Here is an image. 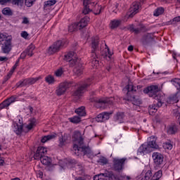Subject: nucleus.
Instances as JSON below:
<instances>
[{
  "mask_svg": "<svg viewBox=\"0 0 180 180\" xmlns=\"http://www.w3.org/2000/svg\"><path fill=\"white\" fill-rule=\"evenodd\" d=\"M75 180H86V179H85V177H75Z\"/></svg>",
  "mask_w": 180,
  "mask_h": 180,
  "instance_id": "obj_64",
  "label": "nucleus"
},
{
  "mask_svg": "<svg viewBox=\"0 0 180 180\" xmlns=\"http://www.w3.org/2000/svg\"><path fill=\"white\" fill-rule=\"evenodd\" d=\"M170 101H172V102H175L176 103V102L179 101L176 94H174L173 96H171Z\"/></svg>",
  "mask_w": 180,
  "mask_h": 180,
  "instance_id": "obj_56",
  "label": "nucleus"
},
{
  "mask_svg": "<svg viewBox=\"0 0 180 180\" xmlns=\"http://www.w3.org/2000/svg\"><path fill=\"white\" fill-rule=\"evenodd\" d=\"M178 129L176 128V126H172L170 127L168 130L167 133L169 134H175L176 131H177Z\"/></svg>",
  "mask_w": 180,
  "mask_h": 180,
  "instance_id": "obj_41",
  "label": "nucleus"
},
{
  "mask_svg": "<svg viewBox=\"0 0 180 180\" xmlns=\"http://www.w3.org/2000/svg\"><path fill=\"white\" fill-rule=\"evenodd\" d=\"M64 47V41H58L51 46L48 49L49 54H54L61 50V48Z\"/></svg>",
  "mask_w": 180,
  "mask_h": 180,
  "instance_id": "obj_12",
  "label": "nucleus"
},
{
  "mask_svg": "<svg viewBox=\"0 0 180 180\" xmlns=\"http://www.w3.org/2000/svg\"><path fill=\"white\" fill-rule=\"evenodd\" d=\"M68 140V134H64L59 138V147H64L67 144Z\"/></svg>",
  "mask_w": 180,
  "mask_h": 180,
  "instance_id": "obj_22",
  "label": "nucleus"
},
{
  "mask_svg": "<svg viewBox=\"0 0 180 180\" xmlns=\"http://www.w3.org/2000/svg\"><path fill=\"white\" fill-rule=\"evenodd\" d=\"M3 15H6L7 16H12V10L9 7H6L2 10Z\"/></svg>",
  "mask_w": 180,
  "mask_h": 180,
  "instance_id": "obj_36",
  "label": "nucleus"
},
{
  "mask_svg": "<svg viewBox=\"0 0 180 180\" xmlns=\"http://www.w3.org/2000/svg\"><path fill=\"white\" fill-rule=\"evenodd\" d=\"M64 57V60L69 63L70 67H75V64H78L80 61L78 56H77V53L73 51L65 54Z\"/></svg>",
  "mask_w": 180,
  "mask_h": 180,
  "instance_id": "obj_8",
  "label": "nucleus"
},
{
  "mask_svg": "<svg viewBox=\"0 0 180 180\" xmlns=\"http://www.w3.org/2000/svg\"><path fill=\"white\" fill-rule=\"evenodd\" d=\"M39 79H40V77L25 79L23 81L18 82L16 86L17 88H22V86H27V85H33V84H36Z\"/></svg>",
  "mask_w": 180,
  "mask_h": 180,
  "instance_id": "obj_11",
  "label": "nucleus"
},
{
  "mask_svg": "<svg viewBox=\"0 0 180 180\" xmlns=\"http://www.w3.org/2000/svg\"><path fill=\"white\" fill-rule=\"evenodd\" d=\"M164 13V8L162 7L158 8L154 11V16H160V15H162Z\"/></svg>",
  "mask_w": 180,
  "mask_h": 180,
  "instance_id": "obj_37",
  "label": "nucleus"
},
{
  "mask_svg": "<svg viewBox=\"0 0 180 180\" xmlns=\"http://www.w3.org/2000/svg\"><path fill=\"white\" fill-rule=\"evenodd\" d=\"M160 147L157 144V137L150 136L149 138V141L148 144H142L138 149V155H144L145 154H148L151 153V148H155L158 150Z\"/></svg>",
  "mask_w": 180,
  "mask_h": 180,
  "instance_id": "obj_2",
  "label": "nucleus"
},
{
  "mask_svg": "<svg viewBox=\"0 0 180 180\" xmlns=\"http://www.w3.org/2000/svg\"><path fill=\"white\" fill-rule=\"evenodd\" d=\"M91 82H92V79H89L86 81V83L79 87L77 90H75L73 94H72V96H74V98H75V99H79V98H81V96H82V94H84V92H85V91H86V88H88V86H89V85H91Z\"/></svg>",
  "mask_w": 180,
  "mask_h": 180,
  "instance_id": "obj_9",
  "label": "nucleus"
},
{
  "mask_svg": "<svg viewBox=\"0 0 180 180\" xmlns=\"http://www.w3.org/2000/svg\"><path fill=\"white\" fill-rule=\"evenodd\" d=\"M99 43V37H95L92 38L91 40V47H92V51H91V57H92V60H91V64L94 65V67H98L99 65V60H98L96 58H98V54H96V50H98V44Z\"/></svg>",
  "mask_w": 180,
  "mask_h": 180,
  "instance_id": "obj_4",
  "label": "nucleus"
},
{
  "mask_svg": "<svg viewBox=\"0 0 180 180\" xmlns=\"http://www.w3.org/2000/svg\"><path fill=\"white\" fill-rule=\"evenodd\" d=\"M126 158L115 159L114 160V168L115 171H120L123 168V164H124Z\"/></svg>",
  "mask_w": 180,
  "mask_h": 180,
  "instance_id": "obj_19",
  "label": "nucleus"
},
{
  "mask_svg": "<svg viewBox=\"0 0 180 180\" xmlns=\"http://www.w3.org/2000/svg\"><path fill=\"white\" fill-rule=\"evenodd\" d=\"M34 160H41L43 158V156L40 154L38 150H37L36 153L34 155Z\"/></svg>",
  "mask_w": 180,
  "mask_h": 180,
  "instance_id": "obj_52",
  "label": "nucleus"
},
{
  "mask_svg": "<svg viewBox=\"0 0 180 180\" xmlns=\"http://www.w3.org/2000/svg\"><path fill=\"white\" fill-rule=\"evenodd\" d=\"M96 121L98 122H104V120H103V115L102 113L96 116Z\"/></svg>",
  "mask_w": 180,
  "mask_h": 180,
  "instance_id": "obj_54",
  "label": "nucleus"
},
{
  "mask_svg": "<svg viewBox=\"0 0 180 180\" xmlns=\"http://www.w3.org/2000/svg\"><path fill=\"white\" fill-rule=\"evenodd\" d=\"M161 176H162V171L159 170L152 177L153 180H159L160 178H161Z\"/></svg>",
  "mask_w": 180,
  "mask_h": 180,
  "instance_id": "obj_39",
  "label": "nucleus"
},
{
  "mask_svg": "<svg viewBox=\"0 0 180 180\" xmlns=\"http://www.w3.org/2000/svg\"><path fill=\"white\" fill-rule=\"evenodd\" d=\"M113 101H115L113 97L105 98H94L91 99V102H95L97 108H105L106 105H113Z\"/></svg>",
  "mask_w": 180,
  "mask_h": 180,
  "instance_id": "obj_7",
  "label": "nucleus"
},
{
  "mask_svg": "<svg viewBox=\"0 0 180 180\" xmlns=\"http://www.w3.org/2000/svg\"><path fill=\"white\" fill-rule=\"evenodd\" d=\"M18 121L15 122L13 123V131H15L18 136L22 134V131L27 133V131H29V130H32L33 127L36 126V119L32 118L30 120L29 124L25 126V129H27V130L23 128V125L22 124V122H20V119H18Z\"/></svg>",
  "mask_w": 180,
  "mask_h": 180,
  "instance_id": "obj_3",
  "label": "nucleus"
},
{
  "mask_svg": "<svg viewBox=\"0 0 180 180\" xmlns=\"http://www.w3.org/2000/svg\"><path fill=\"white\" fill-rule=\"evenodd\" d=\"M152 157L156 165H161V164H162L164 161V156H162L161 153L158 152H155L153 153Z\"/></svg>",
  "mask_w": 180,
  "mask_h": 180,
  "instance_id": "obj_17",
  "label": "nucleus"
},
{
  "mask_svg": "<svg viewBox=\"0 0 180 180\" xmlns=\"http://www.w3.org/2000/svg\"><path fill=\"white\" fill-rule=\"evenodd\" d=\"M15 100H16V98H15L14 96H11L7 101H8L10 103H13V102H15Z\"/></svg>",
  "mask_w": 180,
  "mask_h": 180,
  "instance_id": "obj_62",
  "label": "nucleus"
},
{
  "mask_svg": "<svg viewBox=\"0 0 180 180\" xmlns=\"http://www.w3.org/2000/svg\"><path fill=\"white\" fill-rule=\"evenodd\" d=\"M139 9H140V2L134 1L132 3L129 8V13L127 14V18H133L134 15L139 13Z\"/></svg>",
  "mask_w": 180,
  "mask_h": 180,
  "instance_id": "obj_13",
  "label": "nucleus"
},
{
  "mask_svg": "<svg viewBox=\"0 0 180 180\" xmlns=\"http://www.w3.org/2000/svg\"><path fill=\"white\" fill-rule=\"evenodd\" d=\"M11 4V0H0V5H7Z\"/></svg>",
  "mask_w": 180,
  "mask_h": 180,
  "instance_id": "obj_58",
  "label": "nucleus"
},
{
  "mask_svg": "<svg viewBox=\"0 0 180 180\" xmlns=\"http://www.w3.org/2000/svg\"><path fill=\"white\" fill-rule=\"evenodd\" d=\"M131 102L134 106H140L141 105V99L139 97H132Z\"/></svg>",
  "mask_w": 180,
  "mask_h": 180,
  "instance_id": "obj_30",
  "label": "nucleus"
},
{
  "mask_svg": "<svg viewBox=\"0 0 180 180\" xmlns=\"http://www.w3.org/2000/svg\"><path fill=\"white\" fill-rule=\"evenodd\" d=\"M144 94H148L150 98H158V92H160V88L157 85L150 86L143 90Z\"/></svg>",
  "mask_w": 180,
  "mask_h": 180,
  "instance_id": "obj_10",
  "label": "nucleus"
},
{
  "mask_svg": "<svg viewBox=\"0 0 180 180\" xmlns=\"http://www.w3.org/2000/svg\"><path fill=\"white\" fill-rule=\"evenodd\" d=\"M12 51V41L8 40L7 41L4 42L1 46V51L4 54H9Z\"/></svg>",
  "mask_w": 180,
  "mask_h": 180,
  "instance_id": "obj_15",
  "label": "nucleus"
},
{
  "mask_svg": "<svg viewBox=\"0 0 180 180\" xmlns=\"http://www.w3.org/2000/svg\"><path fill=\"white\" fill-rule=\"evenodd\" d=\"M29 36V34L26 31H23L21 32V37H23V39H27V37Z\"/></svg>",
  "mask_w": 180,
  "mask_h": 180,
  "instance_id": "obj_57",
  "label": "nucleus"
},
{
  "mask_svg": "<svg viewBox=\"0 0 180 180\" xmlns=\"http://www.w3.org/2000/svg\"><path fill=\"white\" fill-rule=\"evenodd\" d=\"M180 22V16L175 17L169 22L170 25H175V23H178Z\"/></svg>",
  "mask_w": 180,
  "mask_h": 180,
  "instance_id": "obj_51",
  "label": "nucleus"
},
{
  "mask_svg": "<svg viewBox=\"0 0 180 180\" xmlns=\"http://www.w3.org/2000/svg\"><path fill=\"white\" fill-rule=\"evenodd\" d=\"M155 99H156L157 103H156V108H158V109L159 108H161V106H162V103H164V97L162 96H159V97L155 98Z\"/></svg>",
  "mask_w": 180,
  "mask_h": 180,
  "instance_id": "obj_28",
  "label": "nucleus"
},
{
  "mask_svg": "<svg viewBox=\"0 0 180 180\" xmlns=\"http://www.w3.org/2000/svg\"><path fill=\"white\" fill-rule=\"evenodd\" d=\"M112 112H108L101 113L103 115V119L104 122H106V120H109V119L110 117V115H112Z\"/></svg>",
  "mask_w": 180,
  "mask_h": 180,
  "instance_id": "obj_42",
  "label": "nucleus"
},
{
  "mask_svg": "<svg viewBox=\"0 0 180 180\" xmlns=\"http://www.w3.org/2000/svg\"><path fill=\"white\" fill-rule=\"evenodd\" d=\"M37 0H25V4L28 7L33 6V4L36 2Z\"/></svg>",
  "mask_w": 180,
  "mask_h": 180,
  "instance_id": "obj_48",
  "label": "nucleus"
},
{
  "mask_svg": "<svg viewBox=\"0 0 180 180\" xmlns=\"http://www.w3.org/2000/svg\"><path fill=\"white\" fill-rule=\"evenodd\" d=\"M134 32L137 34L140 33V32H141V29H139V28L134 29Z\"/></svg>",
  "mask_w": 180,
  "mask_h": 180,
  "instance_id": "obj_63",
  "label": "nucleus"
},
{
  "mask_svg": "<svg viewBox=\"0 0 180 180\" xmlns=\"http://www.w3.org/2000/svg\"><path fill=\"white\" fill-rule=\"evenodd\" d=\"M83 70L84 68L82 67V64H81V60H79L78 64L75 65V68L73 70L74 75L79 77V75H82Z\"/></svg>",
  "mask_w": 180,
  "mask_h": 180,
  "instance_id": "obj_20",
  "label": "nucleus"
},
{
  "mask_svg": "<svg viewBox=\"0 0 180 180\" xmlns=\"http://www.w3.org/2000/svg\"><path fill=\"white\" fill-rule=\"evenodd\" d=\"M124 117V113L123 112H117L115 116V122L118 123H123V119Z\"/></svg>",
  "mask_w": 180,
  "mask_h": 180,
  "instance_id": "obj_24",
  "label": "nucleus"
},
{
  "mask_svg": "<svg viewBox=\"0 0 180 180\" xmlns=\"http://www.w3.org/2000/svg\"><path fill=\"white\" fill-rule=\"evenodd\" d=\"M57 4V1L56 0H49L44 2V8H49V6H53V5H56Z\"/></svg>",
  "mask_w": 180,
  "mask_h": 180,
  "instance_id": "obj_35",
  "label": "nucleus"
},
{
  "mask_svg": "<svg viewBox=\"0 0 180 180\" xmlns=\"http://www.w3.org/2000/svg\"><path fill=\"white\" fill-rule=\"evenodd\" d=\"M99 162H101V164H103V165H105L108 164V159L102 157L99 159Z\"/></svg>",
  "mask_w": 180,
  "mask_h": 180,
  "instance_id": "obj_55",
  "label": "nucleus"
},
{
  "mask_svg": "<svg viewBox=\"0 0 180 180\" xmlns=\"http://www.w3.org/2000/svg\"><path fill=\"white\" fill-rule=\"evenodd\" d=\"M22 23L23 25H27V24H29V19H28L27 18H26V17H24V18H22Z\"/></svg>",
  "mask_w": 180,
  "mask_h": 180,
  "instance_id": "obj_60",
  "label": "nucleus"
},
{
  "mask_svg": "<svg viewBox=\"0 0 180 180\" xmlns=\"http://www.w3.org/2000/svg\"><path fill=\"white\" fill-rule=\"evenodd\" d=\"M25 0H10V4L15 5L16 6H23Z\"/></svg>",
  "mask_w": 180,
  "mask_h": 180,
  "instance_id": "obj_31",
  "label": "nucleus"
},
{
  "mask_svg": "<svg viewBox=\"0 0 180 180\" xmlns=\"http://www.w3.org/2000/svg\"><path fill=\"white\" fill-rule=\"evenodd\" d=\"M105 57H108L109 58H110V56H112L113 53H112V51L109 50V48L108 46L105 48Z\"/></svg>",
  "mask_w": 180,
  "mask_h": 180,
  "instance_id": "obj_53",
  "label": "nucleus"
},
{
  "mask_svg": "<svg viewBox=\"0 0 180 180\" xmlns=\"http://www.w3.org/2000/svg\"><path fill=\"white\" fill-rule=\"evenodd\" d=\"M83 5L84 8L82 13H84V15H88V13L90 12H92V6H94V3H89L88 0H84Z\"/></svg>",
  "mask_w": 180,
  "mask_h": 180,
  "instance_id": "obj_16",
  "label": "nucleus"
},
{
  "mask_svg": "<svg viewBox=\"0 0 180 180\" xmlns=\"http://www.w3.org/2000/svg\"><path fill=\"white\" fill-rule=\"evenodd\" d=\"M11 105V103L7 101H4L3 103L0 104V109H5V108H8Z\"/></svg>",
  "mask_w": 180,
  "mask_h": 180,
  "instance_id": "obj_44",
  "label": "nucleus"
},
{
  "mask_svg": "<svg viewBox=\"0 0 180 180\" xmlns=\"http://www.w3.org/2000/svg\"><path fill=\"white\" fill-rule=\"evenodd\" d=\"M73 138L76 141L73 146V151L75 155H79L81 153L84 155H89L91 154V149L84 146V139L81 136V132L75 131Z\"/></svg>",
  "mask_w": 180,
  "mask_h": 180,
  "instance_id": "obj_1",
  "label": "nucleus"
},
{
  "mask_svg": "<svg viewBox=\"0 0 180 180\" xmlns=\"http://www.w3.org/2000/svg\"><path fill=\"white\" fill-rule=\"evenodd\" d=\"M94 180H122V176L114 174L112 172H106L94 176Z\"/></svg>",
  "mask_w": 180,
  "mask_h": 180,
  "instance_id": "obj_6",
  "label": "nucleus"
},
{
  "mask_svg": "<svg viewBox=\"0 0 180 180\" xmlns=\"http://www.w3.org/2000/svg\"><path fill=\"white\" fill-rule=\"evenodd\" d=\"M27 56V53L26 52V51H24L22 53H21V55H20V58H26V56Z\"/></svg>",
  "mask_w": 180,
  "mask_h": 180,
  "instance_id": "obj_61",
  "label": "nucleus"
},
{
  "mask_svg": "<svg viewBox=\"0 0 180 180\" xmlns=\"http://www.w3.org/2000/svg\"><path fill=\"white\" fill-rule=\"evenodd\" d=\"M153 41L154 38L151 34H146L141 39V43L143 46H148V44L152 43Z\"/></svg>",
  "mask_w": 180,
  "mask_h": 180,
  "instance_id": "obj_18",
  "label": "nucleus"
},
{
  "mask_svg": "<svg viewBox=\"0 0 180 180\" xmlns=\"http://www.w3.org/2000/svg\"><path fill=\"white\" fill-rule=\"evenodd\" d=\"M37 150L42 157H44V155L47 154V148L44 147L39 146L38 147Z\"/></svg>",
  "mask_w": 180,
  "mask_h": 180,
  "instance_id": "obj_38",
  "label": "nucleus"
},
{
  "mask_svg": "<svg viewBox=\"0 0 180 180\" xmlns=\"http://www.w3.org/2000/svg\"><path fill=\"white\" fill-rule=\"evenodd\" d=\"M34 49H36L34 45H33V44L30 45L27 48V49H25V52L27 53V56H28L29 57H32L33 56V51H34Z\"/></svg>",
  "mask_w": 180,
  "mask_h": 180,
  "instance_id": "obj_25",
  "label": "nucleus"
},
{
  "mask_svg": "<svg viewBox=\"0 0 180 180\" xmlns=\"http://www.w3.org/2000/svg\"><path fill=\"white\" fill-rule=\"evenodd\" d=\"M120 23L122 21L120 20H114L110 22V27L111 29H116V27H119L120 26Z\"/></svg>",
  "mask_w": 180,
  "mask_h": 180,
  "instance_id": "obj_29",
  "label": "nucleus"
},
{
  "mask_svg": "<svg viewBox=\"0 0 180 180\" xmlns=\"http://www.w3.org/2000/svg\"><path fill=\"white\" fill-rule=\"evenodd\" d=\"M163 148H165V150H172V143H171V142L164 143Z\"/></svg>",
  "mask_w": 180,
  "mask_h": 180,
  "instance_id": "obj_46",
  "label": "nucleus"
},
{
  "mask_svg": "<svg viewBox=\"0 0 180 180\" xmlns=\"http://www.w3.org/2000/svg\"><path fill=\"white\" fill-rule=\"evenodd\" d=\"M151 176H153V173L151 172V170H148L144 176L145 180H150Z\"/></svg>",
  "mask_w": 180,
  "mask_h": 180,
  "instance_id": "obj_49",
  "label": "nucleus"
},
{
  "mask_svg": "<svg viewBox=\"0 0 180 180\" xmlns=\"http://www.w3.org/2000/svg\"><path fill=\"white\" fill-rule=\"evenodd\" d=\"M40 161L44 165H50L51 164V159L48 156H43L41 158Z\"/></svg>",
  "mask_w": 180,
  "mask_h": 180,
  "instance_id": "obj_26",
  "label": "nucleus"
},
{
  "mask_svg": "<svg viewBox=\"0 0 180 180\" xmlns=\"http://www.w3.org/2000/svg\"><path fill=\"white\" fill-rule=\"evenodd\" d=\"M8 58L6 56H0V62L6 63Z\"/></svg>",
  "mask_w": 180,
  "mask_h": 180,
  "instance_id": "obj_59",
  "label": "nucleus"
},
{
  "mask_svg": "<svg viewBox=\"0 0 180 180\" xmlns=\"http://www.w3.org/2000/svg\"><path fill=\"white\" fill-rule=\"evenodd\" d=\"M172 82L177 89H180V79H174L172 81Z\"/></svg>",
  "mask_w": 180,
  "mask_h": 180,
  "instance_id": "obj_43",
  "label": "nucleus"
},
{
  "mask_svg": "<svg viewBox=\"0 0 180 180\" xmlns=\"http://www.w3.org/2000/svg\"><path fill=\"white\" fill-rule=\"evenodd\" d=\"M45 81L48 84H54V82H56V80L54 79V77H53L51 75H48L47 77H46Z\"/></svg>",
  "mask_w": 180,
  "mask_h": 180,
  "instance_id": "obj_40",
  "label": "nucleus"
},
{
  "mask_svg": "<svg viewBox=\"0 0 180 180\" xmlns=\"http://www.w3.org/2000/svg\"><path fill=\"white\" fill-rule=\"evenodd\" d=\"M56 138V135H47L44 136L41 139V143H46V141H49L50 140H53V139Z\"/></svg>",
  "mask_w": 180,
  "mask_h": 180,
  "instance_id": "obj_32",
  "label": "nucleus"
},
{
  "mask_svg": "<svg viewBox=\"0 0 180 180\" xmlns=\"http://www.w3.org/2000/svg\"><path fill=\"white\" fill-rule=\"evenodd\" d=\"M19 66V60H18L15 65L13 66V68L11 69L10 73L7 75L8 77V79H9V78H11V77L12 76V74H13V72H15V70H16V68H18V67Z\"/></svg>",
  "mask_w": 180,
  "mask_h": 180,
  "instance_id": "obj_33",
  "label": "nucleus"
},
{
  "mask_svg": "<svg viewBox=\"0 0 180 180\" xmlns=\"http://www.w3.org/2000/svg\"><path fill=\"white\" fill-rule=\"evenodd\" d=\"M69 120L72 123H79V122H81V118L77 116L71 117Z\"/></svg>",
  "mask_w": 180,
  "mask_h": 180,
  "instance_id": "obj_47",
  "label": "nucleus"
},
{
  "mask_svg": "<svg viewBox=\"0 0 180 180\" xmlns=\"http://www.w3.org/2000/svg\"><path fill=\"white\" fill-rule=\"evenodd\" d=\"M157 110H158V108L156 107L155 104L149 105L148 112L150 115H154Z\"/></svg>",
  "mask_w": 180,
  "mask_h": 180,
  "instance_id": "obj_34",
  "label": "nucleus"
},
{
  "mask_svg": "<svg viewBox=\"0 0 180 180\" xmlns=\"http://www.w3.org/2000/svg\"><path fill=\"white\" fill-rule=\"evenodd\" d=\"M64 74V70H63V68H59L55 72V75L56 77H61Z\"/></svg>",
  "mask_w": 180,
  "mask_h": 180,
  "instance_id": "obj_50",
  "label": "nucleus"
},
{
  "mask_svg": "<svg viewBox=\"0 0 180 180\" xmlns=\"http://www.w3.org/2000/svg\"><path fill=\"white\" fill-rule=\"evenodd\" d=\"M70 88V83L65 82L63 83H60L56 89V95L58 96H61V95H64L65 92H67V89Z\"/></svg>",
  "mask_w": 180,
  "mask_h": 180,
  "instance_id": "obj_14",
  "label": "nucleus"
},
{
  "mask_svg": "<svg viewBox=\"0 0 180 180\" xmlns=\"http://www.w3.org/2000/svg\"><path fill=\"white\" fill-rule=\"evenodd\" d=\"M126 89L128 92H136V87H134V86H133L131 84H129L126 86Z\"/></svg>",
  "mask_w": 180,
  "mask_h": 180,
  "instance_id": "obj_45",
  "label": "nucleus"
},
{
  "mask_svg": "<svg viewBox=\"0 0 180 180\" xmlns=\"http://www.w3.org/2000/svg\"><path fill=\"white\" fill-rule=\"evenodd\" d=\"M101 11H102V6L94 3L91 6V12H94V15H99V13H101Z\"/></svg>",
  "mask_w": 180,
  "mask_h": 180,
  "instance_id": "obj_23",
  "label": "nucleus"
},
{
  "mask_svg": "<svg viewBox=\"0 0 180 180\" xmlns=\"http://www.w3.org/2000/svg\"><path fill=\"white\" fill-rule=\"evenodd\" d=\"M75 113H77V115H78V116H85L86 112H85V107L82 106L79 107V108L75 110Z\"/></svg>",
  "mask_w": 180,
  "mask_h": 180,
  "instance_id": "obj_27",
  "label": "nucleus"
},
{
  "mask_svg": "<svg viewBox=\"0 0 180 180\" xmlns=\"http://www.w3.org/2000/svg\"><path fill=\"white\" fill-rule=\"evenodd\" d=\"M89 22V17L85 16L82 18L79 22H75L69 26V32L72 33V32H76V30H81L87 26Z\"/></svg>",
  "mask_w": 180,
  "mask_h": 180,
  "instance_id": "obj_5",
  "label": "nucleus"
},
{
  "mask_svg": "<svg viewBox=\"0 0 180 180\" xmlns=\"http://www.w3.org/2000/svg\"><path fill=\"white\" fill-rule=\"evenodd\" d=\"M8 40L12 41V37L6 32H0V45L5 43V41H8Z\"/></svg>",
  "mask_w": 180,
  "mask_h": 180,
  "instance_id": "obj_21",
  "label": "nucleus"
}]
</instances>
